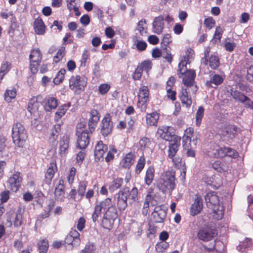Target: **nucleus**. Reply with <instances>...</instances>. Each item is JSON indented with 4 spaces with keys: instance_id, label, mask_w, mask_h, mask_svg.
<instances>
[{
    "instance_id": "1",
    "label": "nucleus",
    "mask_w": 253,
    "mask_h": 253,
    "mask_svg": "<svg viewBox=\"0 0 253 253\" xmlns=\"http://www.w3.org/2000/svg\"><path fill=\"white\" fill-rule=\"evenodd\" d=\"M101 221V226L105 229L111 230L115 220L118 217V211L115 206L112 203V199L107 198L95 204L92 214L93 222H96L101 215L102 211H105Z\"/></svg>"
},
{
    "instance_id": "2",
    "label": "nucleus",
    "mask_w": 253,
    "mask_h": 253,
    "mask_svg": "<svg viewBox=\"0 0 253 253\" xmlns=\"http://www.w3.org/2000/svg\"><path fill=\"white\" fill-rule=\"evenodd\" d=\"M205 199L207 207L212 211L213 218L217 220H221L224 217L225 208L217 193L210 191L207 193Z\"/></svg>"
},
{
    "instance_id": "3",
    "label": "nucleus",
    "mask_w": 253,
    "mask_h": 253,
    "mask_svg": "<svg viewBox=\"0 0 253 253\" xmlns=\"http://www.w3.org/2000/svg\"><path fill=\"white\" fill-rule=\"evenodd\" d=\"M187 64H178L177 74L180 78L182 79V83L184 87H191L192 94H195L198 87L195 82L196 73L194 70H188Z\"/></svg>"
},
{
    "instance_id": "4",
    "label": "nucleus",
    "mask_w": 253,
    "mask_h": 253,
    "mask_svg": "<svg viewBox=\"0 0 253 253\" xmlns=\"http://www.w3.org/2000/svg\"><path fill=\"white\" fill-rule=\"evenodd\" d=\"M175 172L172 170L164 171L161 173L157 186L163 193L168 190L172 191L176 186Z\"/></svg>"
},
{
    "instance_id": "5",
    "label": "nucleus",
    "mask_w": 253,
    "mask_h": 253,
    "mask_svg": "<svg viewBox=\"0 0 253 253\" xmlns=\"http://www.w3.org/2000/svg\"><path fill=\"white\" fill-rule=\"evenodd\" d=\"M12 138L13 143L18 147L22 148L28 138L26 130L21 123L13 124L12 128Z\"/></svg>"
},
{
    "instance_id": "6",
    "label": "nucleus",
    "mask_w": 253,
    "mask_h": 253,
    "mask_svg": "<svg viewBox=\"0 0 253 253\" xmlns=\"http://www.w3.org/2000/svg\"><path fill=\"white\" fill-rule=\"evenodd\" d=\"M6 225L10 227L12 224L15 228H19L23 224L24 220L23 211L19 208L15 212L10 211L6 213Z\"/></svg>"
},
{
    "instance_id": "7",
    "label": "nucleus",
    "mask_w": 253,
    "mask_h": 253,
    "mask_svg": "<svg viewBox=\"0 0 253 253\" xmlns=\"http://www.w3.org/2000/svg\"><path fill=\"white\" fill-rule=\"evenodd\" d=\"M217 234L218 231L215 227L205 225L198 230L197 236L202 241L209 242L212 240Z\"/></svg>"
},
{
    "instance_id": "8",
    "label": "nucleus",
    "mask_w": 253,
    "mask_h": 253,
    "mask_svg": "<svg viewBox=\"0 0 253 253\" xmlns=\"http://www.w3.org/2000/svg\"><path fill=\"white\" fill-rule=\"evenodd\" d=\"M87 81V78L84 76H72L69 80V88L75 92L80 93L84 90Z\"/></svg>"
},
{
    "instance_id": "9",
    "label": "nucleus",
    "mask_w": 253,
    "mask_h": 253,
    "mask_svg": "<svg viewBox=\"0 0 253 253\" xmlns=\"http://www.w3.org/2000/svg\"><path fill=\"white\" fill-rule=\"evenodd\" d=\"M22 180L21 172L15 171L7 181L9 188L12 192H17L21 187Z\"/></svg>"
},
{
    "instance_id": "10",
    "label": "nucleus",
    "mask_w": 253,
    "mask_h": 253,
    "mask_svg": "<svg viewBox=\"0 0 253 253\" xmlns=\"http://www.w3.org/2000/svg\"><path fill=\"white\" fill-rule=\"evenodd\" d=\"M113 128L112 117L110 113H106L101 121L100 133L106 137L111 134Z\"/></svg>"
},
{
    "instance_id": "11",
    "label": "nucleus",
    "mask_w": 253,
    "mask_h": 253,
    "mask_svg": "<svg viewBox=\"0 0 253 253\" xmlns=\"http://www.w3.org/2000/svg\"><path fill=\"white\" fill-rule=\"evenodd\" d=\"M193 94L191 91V87H181L178 94V98L181 101L183 106L189 108L192 104V95Z\"/></svg>"
},
{
    "instance_id": "12",
    "label": "nucleus",
    "mask_w": 253,
    "mask_h": 253,
    "mask_svg": "<svg viewBox=\"0 0 253 253\" xmlns=\"http://www.w3.org/2000/svg\"><path fill=\"white\" fill-rule=\"evenodd\" d=\"M167 211L160 206L155 207L151 214L150 223H162L167 216Z\"/></svg>"
},
{
    "instance_id": "13",
    "label": "nucleus",
    "mask_w": 253,
    "mask_h": 253,
    "mask_svg": "<svg viewBox=\"0 0 253 253\" xmlns=\"http://www.w3.org/2000/svg\"><path fill=\"white\" fill-rule=\"evenodd\" d=\"M174 128L170 126H162L157 130L159 136L164 140L168 141H172L174 136H178L174 134Z\"/></svg>"
},
{
    "instance_id": "14",
    "label": "nucleus",
    "mask_w": 253,
    "mask_h": 253,
    "mask_svg": "<svg viewBox=\"0 0 253 253\" xmlns=\"http://www.w3.org/2000/svg\"><path fill=\"white\" fill-rule=\"evenodd\" d=\"M108 146L104 144L102 141L97 142L94 149V160L96 162L103 161L104 156L107 152Z\"/></svg>"
},
{
    "instance_id": "15",
    "label": "nucleus",
    "mask_w": 253,
    "mask_h": 253,
    "mask_svg": "<svg viewBox=\"0 0 253 253\" xmlns=\"http://www.w3.org/2000/svg\"><path fill=\"white\" fill-rule=\"evenodd\" d=\"M100 115L99 111L95 109H91L89 112V117L88 122V128L90 134L94 131L99 121Z\"/></svg>"
},
{
    "instance_id": "16",
    "label": "nucleus",
    "mask_w": 253,
    "mask_h": 253,
    "mask_svg": "<svg viewBox=\"0 0 253 253\" xmlns=\"http://www.w3.org/2000/svg\"><path fill=\"white\" fill-rule=\"evenodd\" d=\"M58 168L55 161L51 162L46 169L44 174L43 182L47 185H50L55 173L57 171Z\"/></svg>"
},
{
    "instance_id": "17",
    "label": "nucleus",
    "mask_w": 253,
    "mask_h": 253,
    "mask_svg": "<svg viewBox=\"0 0 253 253\" xmlns=\"http://www.w3.org/2000/svg\"><path fill=\"white\" fill-rule=\"evenodd\" d=\"M220 130L222 136L232 138L237 135L238 127L235 125L226 124L220 127Z\"/></svg>"
},
{
    "instance_id": "18",
    "label": "nucleus",
    "mask_w": 253,
    "mask_h": 253,
    "mask_svg": "<svg viewBox=\"0 0 253 253\" xmlns=\"http://www.w3.org/2000/svg\"><path fill=\"white\" fill-rule=\"evenodd\" d=\"M196 197L190 209V214L193 216L199 214L203 208V199L201 196L197 194Z\"/></svg>"
},
{
    "instance_id": "19",
    "label": "nucleus",
    "mask_w": 253,
    "mask_h": 253,
    "mask_svg": "<svg viewBox=\"0 0 253 253\" xmlns=\"http://www.w3.org/2000/svg\"><path fill=\"white\" fill-rule=\"evenodd\" d=\"M90 132L77 134V147L80 149H85L89 143Z\"/></svg>"
},
{
    "instance_id": "20",
    "label": "nucleus",
    "mask_w": 253,
    "mask_h": 253,
    "mask_svg": "<svg viewBox=\"0 0 253 253\" xmlns=\"http://www.w3.org/2000/svg\"><path fill=\"white\" fill-rule=\"evenodd\" d=\"M180 142L181 137L180 136H174L172 141L169 143L168 151V157L169 158H172L175 156L180 146Z\"/></svg>"
},
{
    "instance_id": "21",
    "label": "nucleus",
    "mask_w": 253,
    "mask_h": 253,
    "mask_svg": "<svg viewBox=\"0 0 253 253\" xmlns=\"http://www.w3.org/2000/svg\"><path fill=\"white\" fill-rule=\"evenodd\" d=\"M126 189L120 191L117 195V206L120 211H124L127 206Z\"/></svg>"
},
{
    "instance_id": "22",
    "label": "nucleus",
    "mask_w": 253,
    "mask_h": 253,
    "mask_svg": "<svg viewBox=\"0 0 253 253\" xmlns=\"http://www.w3.org/2000/svg\"><path fill=\"white\" fill-rule=\"evenodd\" d=\"M64 181L62 178L59 179L58 184L56 185L54 190V197L55 200L62 201L65 198V189Z\"/></svg>"
},
{
    "instance_id": "23",
    "label": "nucleus",
    "mask_w": 253,
    "mask_h": 253,
    "mask_svg": "<svg viewBox=\"0 0 253 253\" xmlns=\"http://www.w3.org/2000/svg\"><path fill=\"white\" fill-rule=\"evenodd\" d=\"M135 158V154L131 152H129L123 157L120 164L123 168L129 169L134 164Z\"/></svg>"
},
{
    "instance_id": "24",
    "label": "nucleus",
    "mask_w": 253,
    "mask_h": 253,
    "mask_svg": "<svg viewBox=\"0 0 253 253\" xmlns=\"http://www.w3.org/2000/svg\"><path fill=\"white\" fill-rule=\"evenodd\" d=\"M6 139L3 136H0V158L8 159L11 154L9 147L6 146Z\"/></svg>"
},
{
    "instance_id": "25",
    "label": "nucleus",
    "mask_w": 253,
    "mask_h": 253,
    "mask_svg": "<svg viewBox=\"0 0 253 253\" xmlns=\"http://www.w3.org/2000/svg\"><path fill=\"white\" fill-rule=\"evenodd\" d=\"M58 105V101L56 98L52 96H47L44 100V108L46 111H50L55 109Z\"/></svg>"
},
{
    "instance_id": "26",
    "label": "nucleus",
    "mask_w": 253,
    "mask_h": 253,
    "mask_svg": "<svg viewBox=\"0 0 253 253\" xmlns=\"http://www.w3.org/2000/svg\"><path fill=\"white\" fill-rule=\"evenodd\" d=\"M160 118V114L155 111L146 115V123L148 126H156Z\"/></svg>"
},
{
    "instance_id": "27",
    "label": "nucleus",
    "mask_w": 253,
    "mask_h": 253,
    "mask_svg": "<svg viewBox=\"0 0 253 253\" xmlns=\"http://www.w3.org/2000/svg\"><path fill=\"white\" fill-rule=\"evenodd\" d=\"M164 17L163 16H159L154 19L153 23L154 31L157 34H160L162 33L164 29Z\"/></svg>"
},
{
    "instance_id": "28",
    "label": "nucleus",
    "mask_w": 253,
    "mask_h": 253,
    "mask_svg": "<svg viewBox=\"0 0 253 253\" xmlns=\"http://www.w3.org/2000/svg\"><path fill=\"white\" fill-rule=\"evenodd\" d=\"M155 168L154 166H149L145 172L144 176V182L148 186L150 185L153 182L155 177Z\"/></svg>"
},
{
    "instance_id": "29",
    "label": "nucleus",
    "mask_w": 253,
    "mask_h": 253,
    "mask_svg": "<svg viewBox=\"0 0 253 253\" xmlns=\"http://www.w3.org/2000/svg\"><path fill=\"white\" fill-rule=\"evenodd\" d=\"M69 138L67 135H64L59 141V154H65L68 152L69 148Z\"/></svg>"
},
{
    "instance_id": "30",
    "label": "nucleus",
    "mask_w": 253,
    "mask_h": 253,
    "mask_svg": "<svg viewBox=\"0 0 253 253\" xmlns=\"http://www.w3.org/2000/svg\"><path fill=\"white\" fill-rule=\"evenodd\" d=\"M224 81V78L218 75V74H214L213 76L211 77V80L210 81H207L205 83V85L208 87H211L212 84H213L216 86H218L221 84Z\"/></svg>"
},
{
    "instance_id": "31",
    "label": "nucleus",
    "mask_w": 253,
    "mask_h": 253,
    "mask_svg": "<svg viewBox=\"0 0 253 253\" xmlns=\"http://www.w3.org/2000/svg\"><path fill=\"white\" fill-rule=\"evenodd\" d=\"M39 96L32 97L28 104V111L32 114L36 112L39 107V103L38 101V98Z\"/></svg>"
},
{
    "instance_id": "32",
    "label": "nucleus",
    "mask_w": 253,
    "mask_h": 253,
    "mask_svg": "<svg viewBox=\"0 0 253 253\" xmlns=\"http://www.w3.org/2000/svg\"><path fill=\"white\" fill-rule=\"evenodd\" d=\"M61 131V126L59 124H55L51 129V132L49 137V141L52 144L54 143L58 138V136Z\"/></svg>"
},
{
    "instance_id": "33",
    "label": "nucleus",
    "mask_w": 253,
    "mask_h": 253,
    "mask_svg": "<svg viewBox=\"0 0 253 253\" xmlns=\"http://www.w3.org/2000/svg\"><path fill=\"white\" fill-rule=\"evenodd\" d=\"M34 27L36 34L43 35L45 33V27L42 19H36L34 22Z\"/></svg>"
},
{
    "instance_id": "34",
    "label": "nucleus",
    "mask_w": 253,
    "mask_h": 253,
    "mask_svg": "<svg viewBox=\"0 0 253 253\" xmlns=\"http://www.w3.org/2000/svg\"><path fill=\"white\" fill-rule=\"evenodd\" d=\"M123 178L117 177L112 181L109 184V190L110 192H113L120 188L123 183Z\"/></svg>"
},
{
    "instance_id": "35",
    "label": "nucleus",
    "mask_w": 253,
    "mask_h": 253,
    "mask_svg": "<svg viewBox=\"0 0 253 253\" xmlns=\"http://www.w3.org/2000/svg\"><path fill=\"white\" fill-rule=\"evenodd\" d=\"M70 106V103L68 104H63L60 106L55 114V121L58 122L59 120L65 114Z\"/></svg>"
},
{
    "instance_id": "36",
    "label": "nucleus",
    "mask_w": 253,
    "mask_h": 253,
    "mask_svg": "<svg viewBox=\"0 0 253 253\" xmlns=\"http://www.w3.org/2000/svg\"><path fill=\"white\" fill-rule=\"evenodd\" d=\"M124 189H126L127 198L129 201L133 203L138 200V191L137 187H133L130 190H129L128 188H125Z\"/></svg>"
},
{
    "instance_id": "37",
    "label": "nucleus",
    "mask_w": 253,
    "mask_h": 253,
    "mask_svg": "<svg viewBox=\"0 0 253 253\" xmlns=\"http://www.w3.org/2000/svg\"><path fill=\"white\" fill-rule=\"evenodd\" d=\"M42 59V55L39 48L33 49L30 55V60L31 62H40Z\"/></svg>"
},
{
    "instance_id": "38",
    "label": "nucleus",
    "mask_w": 253,
    "mask_h": 253,
    "mask_svg": "<svg viewBox=\"0 0 253 253\" xmlns=\"http://www.w3.org/2000/svg\"><path fill=\"white\" fill-rule=\"evenodd\" d=\"M153 197L149 192L145 197L144 202L142 209V214L146 216L149 211L150 202L152 200Z\"/></svg>"
},
{
    "instance_id": "39",
    "label": "nucleus",
    "mask_w": 253,
    "mask_h": 253,
    "mask_svg": "<svg viewBox=\"0 0 253 253\" xmlns=\"http://www.w3.org/2000/svg\"><path fill=\"white\" fill-rule=\"evenodd\" d=\"M195 53L194 50L191 48H188L185 51V55L183 56V58L181 61L185 63H190L193 61Z\"/></svg>"
},
{
    "instance_id": "40",
    "label": "nucleus",
    "mask_w": 253,
    "mask_h": 253,
    "mask_svg": "<svg viewBox=\"0 0 253 253\" xmlns=\"http://www.w3.org/2000/svg\"><path fill=\"white\" fill-rule=\"evenodd\" d=\"M87 186V182L86 181H81L79 183L77 192L80 199L78 201H81L85 195V192Z\"/></svg>"
},
{
    "instance_id": "41",
    "label": "nucleus",
    "mask_w": 253,
    "mask_h": 253,
    "mask_svg": "<svg viewBox=\"0 0 253 253\" xmlns=\"http://www.w3.org/2000/svg\"><path fill=\"white\" fill-rule=\"evenodd\" d=\"M137 97L138 98L149 100L150 93L148 87L146 85L142 86L139 89Z\"/></svg>"
},
{
    "instance_id": "42",
    "label": "nucleus",
    "mask_w": 253,
    "mask_h": 253,
    "mask_svg": "<svg viewBox=\"0 0 253 253\" xmlns=\"http://www.w3.org/2000/svg\"><path fill=\"white\" fill-rule=\"evenodd\" d=\"M152 144V140L150 138L143 137L139 140L138 146L140 149L144 150L150 148Z\"/></svg>"
},
{
    "instance_id": "43",
    "label": "nucleus",
    "mask_w": 253,
    "mask_h": 253,
    "mask_svg": "<svg viewBox=\"0 0 253 253\" xmlns=\"http://www.w3.org/2000/svg\"><path fill=\"white\" fill-rule=\"evenodd\" d=\"M40 253H46L48 249V242L46 239L40 240L37 243Z\"/></svg>"
},
{
    "instance_id": "44",
    "label": "nucleus",
    "mask_w": 253,
    "mask_h": 253,
    "mask_svg": "<svg viewBox=\"0 0 253 253\" xmlns=\"http://www.w3.org/2000/svg\"><path fill=\"white\" fill-rule=\"evenodd\" d=\"M117 153V150L114 146H110L109 150L108 151L106 156L104 158L106 163H109L112 161L115 158V154Z\"/></svg>"
},
{
    "instance_id": "45",
    "label": "nucleus",
    "mask_w": 253,
    "mask_h": 253,
    "mask_svg": "<svg viewBox=\"0 0 253 253\" xmlns=\"http://www.w3.org/2000/svg\"><path fill=\"white\" fill-rule=\"evenodd\" d=\"M146 163L145 158L143 155L138 159L136 166L135 167V171L137 174L140 173L142 169H144Z\"/></svg>"
},
{
    "instance_id": "46",
    "label": "nucleus",
    "mask_w": 253,
    "mask_h": 253,
    "mask_svg": "<svg viewBox=\"0 0 253 253\" xmlns=\"http://www.w3.org/2000/svg\"><path fill=\"white\" fill-rule=\"evenodd\" d=\"M66 70L64 68L61 69L57 73L56 77L54 78L53 82L56 85L61 83L64 79Z\"/></svg>"
},
{
    "instance_id": "47",
    "label": "nucleus",
    "mask_w": 253,
    "mask_h": 253,
    "mask_svg": "<svg viewBox=\"0 0 253 253\" xmlns=\"http://www.w3.org/2000/svg\"><path fill=\"white\" fill-rule=\"evenodd\" d=\"M194 132L193 128L189 127L187 128L185 130V134L183 136L182 143H188L189 145H191V137Z\"/></svg>"
},
{
    "instance_id": "48",
    "label": "nucleus",
    "mask_w": 253,
    "mask_h": 253,
    "mask_svg": "<svg viewBox=\"0 0 253 253\" xmlns=\"http://www.w3.org/2000/svg\"><path fill=\"white\" fill-rule=\"evenodd\" d=\"M220 146L216 144L211 145L210 149L208 150V154L212 158H218V154L219 152Z\"/></svg>"
},
{
    "instance_id": "49",
    "label": "nucleus",
    "mask_w": 253,
    "mask_h": 253,
    "mask_svg": "<svg viewBox=\"0 0 253 253\" xmlns=\"http://www.w3.org/2000/svg\"><path fill=\"white\" fill-rule=\"evenodd\" d=\"M205 109L203 106L199 107L196 114V125L200 126L201 124L202 120L204 115Z\"/></svg>"
},
{
    "instance_id": "50",
    "label": "nucleus",
    "mask_w": 253,
    "mask_h": 253,
    "mask_svg": "<svg viewBox=\"0 0 253 253\" xmlns=\"http://www.w3.org/2000/svg\"><path fill=\"white\" fill-rule=\"evenodd\" d=\"M144 65V64L139 65L135 70L132 74V78L134 80H139L141 79L143 71Z\"/></svg>"
},
{
    "instance_id": "51",
    "label": "nucleus",
    "mask_w": 253,
    "mask_h": 253,
    "mask_svg": "<svg viewBox=\"0 0 253 253\" xmlns=\"http://www.w3.org/2000/svg\"><path fill=\"white\" fill-rule=\"evenodd\" d=\"M169 247V243L163 241L159 242L155 246L156 251L158 253H163Z\"/></svg>"
},
{
    "instance_id": "52",
    "label": "nucleus",
    "mask_w": 253,
    "mask_h": 253,
    "mask_svg": "<svg viewBox=\"0 0 253 253\" xmlns=\"http://www.w3.org/2000/svg\"><path fill=\"white\" fill-rule=\"evenodd\" d=\"M16 95V90L15 89L11 90L6 89L4 95V99L7 102L11 101L12 99H14Z\"/></svg>"
},
{
    "instance_id": "53",
    "label": "nucleus",
    "mask_w": 253,
    "mask_h": 253,
    "mask_svg": "<svg viewBox=\"0 0 253 253\" xmlns=\"http://www.w3.org/2000/svg\"><path fill=\"white\" fill-rule=\"evenodd\" d=\"M133 41L139 51H143L146 49L147 47L146 42L139 40L136 36L133 38Z\"/></svg>"
},
{
    "instance_id": "54",
    "label": "nucleus",
    "mask_w": 253,
    "mask_h": 253,
    "mask_svg": "<svg viewBox=\"0 0 253 253\" xmlns=\"http://www.w3.org/2000/svg\"><path fill=\"white\" fill-rule=\"evenodd\" d=\"M149 100L138 98L137 107L141 112H145L147 108L148 103Z\"/></svg>"
},
{
    "instance_id": "55",
    "label": "nucleus",
    "mask_w": 253,
    "mask_h": 253,
    "mask_svg": "<svg viewBox=\"0 0 253 253\" xmlns=\"http://www.w3.org/2000/svg\"><path fill=\"white\" fill-rule=\"evenodd\" d=\"M190 145L188 143H183V150L185 152L186 156L188 157L194 158L196 156V151L194 149L189 148Z\"/></svg>"
},
{
    "instance_id": "56",
    "label": "nucleus",
    "mask_w": 253,
    "mask_h": 253,
    "mask_svg": "<svg viewBox=\"0 0 253 253\" xmlns=\"http://www.w3.org/2000/svg\"><path fill=\"white\" fill-rule=\"evenodd\" d=\"M86 123L85 122H79L76 126V134L83 133L84 132H88L89 131L86 129Z\"/></svg>"
},
{
    "instance_id": "57",
    "label": "nucleus",
    "mask_w": 253,
    "mask_h": 253,
    "mask_svg": "<svg viewBox=\"0 0 253 253\" xmlns=\"http://www.w3.org/2000/svg\"><path fill=\"white\" fill-rule=\"evenodd\" d=\"M222 33L223 31L221 28L219 26L217 27L216 28L214 36L211 40V42L213 43L219 42L220 41Z\"/></svg>"
},
{
    "instance_id": "58",
    "label": "nucleus",
    "mask_w": 253,
    "mask_h": 253,
    "mask_svg": "<svg viewBox=\"0 0 253 253\" xmlns=\"http://www.w3.org/2000/svg\"><path fill=\"white\" fill-rule=\"evenodd\" d=\"M96 250L95 246L93 243H88L85 245L84 248L81 251L80 253H94Z\"/></svg>"
},
{
    "instance_id": "59",
    "label": "nucleus",
    "mask_w": 253,
    "mask_h": 253,
    "mask_svg": "<svg viewBox=\"0 0 253 253\" xmlns=\"http://www.w3.org/2000/svg\"><path fill=\"white\" fill-rule=\"evenodd\" d=\"M226 157L236 159L239 157V153L235 149L227 147L226 149Z\"/></svg>"
},
{
    "instance_id": "60",
    "label": "nucleus",
    "mask_w": 253,
    "mask_h": 253,
    "mask_svg": "<svg viewBox=\"0 0 253 253\" xmlns=\"http://www.w3.org/2000/svg\"><path fill=\"white\" fill-rule=\"evenodd\" d=\"M76 169L72 167L70 169L67 177L68 182L70 185H72L74 182V178L76 173Z\"/></svg>"
},
{
    "instance_id": "61",
    "label": "nucleus",
    "mask_w": 253,
    "mask_h": 253,
    "mask_svg": "<svg viewBox=\"0 0 253 253\" xmlns=\"http://www.w3.org/2000/svg\"><path fill=\"white\" fill-rule=\"evenodd\" d=\"M233 98L238 101L242 102L245 99L246 95L238 90L233 91L231 93Z\"/></svg>"
},
{
    "instance_id": "62",
    "label": "nucleus",
    "mask_w": 253,
    "mask_h": 253,
    "mask_svg": "<svg viewBox=\"0 0 253 253\" xmlns=\"http://www.w3.org/2000/svg\"><path fill=\"white\" fill-rule=\"evenodd\" d=\"M69 234L74 239L75 242V245H79L80 243V233L76 230L72 229Z\"/></svg>"
},
{
    "instance_id": "63",
    "label": "nucleus",
    "mask_w": 253,
    "mask_h": 253,
    "mask_svg": "<svg viewBox=\"0 0 253 253\" xmlns=\"http://www.w3.org/2000/svg\"><path fill=\"white\" fill-rule=\"evenodd\" d=\"M145 20H141L139 21L137 24V30L139 31L141 36H144L146 34V29L145 27Z\"/></svg>"
},
{
    "instance_id": "64",
    "label": "nucleus",
    "mask_w": 253,
    "mask_h": 253,
    "mask_svg": "<svg viewBox=\"0 0 253 253\" xmlns=\"http://www.w3.org/2000/svg\"><path fill=\"white\" fill-rule=\"evenodd\" d=\"M111 86L108 84H102L98 87V91L101 95L106 94L110 90Z\"/></svg>"
}]
</instances>
